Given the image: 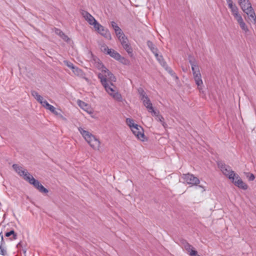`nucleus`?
<instances>
[{
    "label": "nucleus",
    "instance_id": "obj_1",
    "mask_svg": "<svg viewBox=\"0 0 256 256\" xmlns=\"http://www.w3.org/2000/svg\"><path fill=\"white\" fill-rule=\"evenodd\" d=\"M78 130L92 148L94 150H98L99 148L100 142L98 139L96 138L95 136L89 132L83 130L80 127L78 128Z\"/></svg>",
    "mask_w": 256,
    "mask_h": 256
},
{
    "label": "nucleus",
    "instance_id": "obj_2",
    "mask_svg": "<svg viewBox=\"0 0 256 256\" xmlns=\"http://www.w3.org/2000/svg\"><path fill=\"white\" fill-rule=\"evenodd\" d=\"M229 179L232 180V183L240 188L244 190L248 189V186L240 178L239 176L236 174L234 171L231 172L230 175L229 176Z\"/></svg>",
    "mask_w": 256,
    "mask_h": 256
},
{
    "label": "nucleus",
    "instance_id": "obj_3",
    "mask_svg": "<svg viewBox=\"0 0 256 256\" xmlns=\"http://www.w3.org/2000/svg\"><path fill=\"white\" fill-rule=\"evenodd\" d=\"M182 178L188 184L196 186L200 182V180L197 177L190 173L183 174Z\"/></svg>",
    "mask_w": 256,
    "mask_h": 256
},
{
    "label": "nucleus",
    "instance_id": "obj_4",
    "mask_svg": "<svg viewBox=\"0 0 256 256\" xmlns=\"http://www.w3.org/2000/svg\"><path fill=\"white\" fill-rule=\"evenodd\" d=\"M132 126L133 128L131 129V130L133 134L137 137L138 139L142 141H144L145 136L143 128L137 124L134 126Z\"/></svg>",
    "mask_w": 256,
    "mask_h": 256
},
{
    "label": "nucleus",
    "instance_id": "obj_5",
    "mask_svg": "<svg viewBox=\"0 0 256 256\" xmlns=\"http://www.w3.org/2000/svg\"><path fill=\"white\" fill-rule=\"evenodd\" d=\"M107 54L122 64H126V59L114 49L110 48L109 51L107 52Z\"/></svg>",
    "mask_w": 256,
    "mask_h": 256
},
{
    "label": "nucleus",
    "instance_id": "obj_6",
    "mask_svg": "<svg viewBox=\"0 0 256 256\" xmlns=\"http://www.w3.org/2000/svg\"><path fill=\"white\" fill-rule=\"evenodd\" d=\"M14 170L21 176H23V178L25 180V178L29 177L31 176L30 173L26 170H23L22 166H19L17 164H14L12 166Z\"/></svg>",
    "mask_w": 256,
    "mask_h": 256
},
{
    "label": "nucleus",
    "instance_id": "obj_7",
    "mask_svg": "<svg viewBox=\"0 0 256 256\" xmlns=\"http://www.w3.org/2000/svg\"><path fill=\"white\" fill-rule=\"evenodd\" d=\"M218 165L219 168H220L221 171L226 176H228L230 175L231 172L233 171L231 170L230 166L226 165L224 163L220 162L218 163Z\"/></svg>",
    "mask_w": 256,
    "mask_h": 256
},
{
    "label": "nucleus",
    "instance_id": "obj_8",
    "mask_svg": "<svg viewBox=\"0 0 256 256\" xmlns=\"http://www.w3.org/2000/svg\"><path fill=\"white\" fill-rule=\"evenodd\" d=\"M194 78L200 92H203V91L202 90V85L203 84V82L202 80V76L200 70H198V72L194 74Z\"/></svg>",
    "mask_w": 256,
    "mask_h": 256
},
{
    "label": "nucleus",
    "instance_id": "obj_9",
    "mask_svg": "<svg viewBox=\"0 0 256 256\" xmlns=\"http://www.w3.org/2000/svg\"><path fill=\"white\" fill-rule=\"evenodd\" d=\"M238 2L244 12L249 10L250 7H252L249 0H239Z\"/></svg>",
    "mask_w": 256,
    "mask_h": 256
},
{
    "label": "nucleus",
    "instance_id": "obj_10",
    "mask_svg": "<svg viewBox=\"0 0 256 256\" xmlns=\"http://www.w3.org/2000/svg\"><path fill=\"white\" fill-rule=\"evenodd\" d=\"M234 18L236 20L238 23L240 25V28L242 30H244L245 32H246L248 31V28L246 23L244 22L241 15L238 16Z\"/></svg>",
    "mask_w": 256,
    "mask_h": 256
},
{
    "label": "nucleus",
    "instance_id": "obj_11",
    "mask_svg": "<svg viewBox=\"0 0 256 256\" xmlns=\"http://www.w3.org/2000/svg\"><path fill=\"white\" fill-rule=\"evenodd\" d=\"M234 18L236 20L238 23L240 25V28L242 30H244L245 32H246L248 31V28L246 23L244 22L241 15L238 16Z\"/></svg>",
    "mask_w": 256,
    "mask_h": 256
},
{
    "label": "nucleus",
    "instance_id": "obj_12",
    "mask_svg": "<svg viewBox=\"0 0 256 256\" xmlns=\"http://www.w3.org/2000/svg\"><path fill=\"white\" fill-rule=\"evenodd\" d=\"M234 18L236 20L238 23L240 25V28L242 30H244L245 32H246L248 31V28L246 23L244 22L241 15L238 16Z\"/></svg>",
    "mask_w": 256,
    "mask_h": 256
},
{
    "label": "nucleus",
    "instance_id": "obj_13",
    "mask_svg": "<svg viewBox=\"0 0 256 256\" xmlns=\"http://www.w3.org/2000/svg\"><path fill=\"white\" fill-rule=\"evenodd\" d=\"M82 14L84 19L90 25L92 24H94V20H96L94 17L86 11L82 10Z\"/></svg>",
    "mask_w": 256,
    "mask_h": 256
},
{
    "label": "nucleus",
    "instance_id": "obj_14",
    "mask_svg": "<svg viewBox=\"0 0 256 256\" xmlns=\"http://www.w3.org/2000/svg\"><path fill=\"white\" fill-rule=\"evenodd\" d=\"M25 180L28 181L30 184H32L37 190L40 184V182L38 180H36L32 175L30 178L26 177L25 178Z\"/></svg>",
    "mask_w": 256,
    "mask_h": 256
},
{
    "label": "nucleus",
    "instance_id": "obj_15",
    "mask_svg": "<svg viewBox=\"0 0 256 256\" xmlns=\"http://www.w3.org/2000/svg\"><path fill=\"white\" fill-rule=\"evenodd\" d=\"M44 105L42 106L46 109L50 110L52 112L55 114L56 115H60L62 117V116L60 114L57 110H56V108L52 105L49 104L46 100H44L43 102Z\"/></svg>",
    "mask_w": 256,
    "mask_h": 256
},
{
    "label": "nucleus",
    "instance_id": "obj_16",
    "mask_svg": "<svg viewBox=\"0 0 256 256\" xmlns=\"http://www.w3.org/2000/svg\"><path fill=\"white\" fill-rule=\"evenodd\" d=\"M98 32L108 40H110L112 38L111 34L108 30L107 28H105L102 26V28H100L98 31Z\"/></svg>",
    "mask_w": 256,
    "mask_h": 256
},
{
    "label": "nucleus",
    "instance_id": "obj_17",
    "mask_svg": "<svg viewBox=\"0 0 256 256\" xmlns=\"http://www.w3.org/2000/svg\"><path fill=\"white\" fill-rule=\"evenodd\" d=\"M72 72L75 75L77 76L84 78L86 80H88L85 77V74L84 72L82 70L76 66H75L74 68L72 70Z\"/></svg>",
    "mask_w": 256,
    "mask_h": 256
},
{
    "label": "nucleus",
    "instance_id": "obj_18",
    "mask_svg": "<svg viewBox=\"0 0 256 256\" xmlns=\"http://www.w3.org/2000/svg\"><path fill=\"white\" fill-rule=\"evenodd\" d=\"M102 72H104L106 78L108 77V78L111 82H116V77L108 68L104 67Z\"/></svg>",
    "mask_w": 256,
    "mask_h": 256
},
{
    "label": "nucleus",
    "instance_id": "obj_19",
    "mask_svg": "<svg viewBox=\"0 0 256 256\" xmlns=\"http://www.w3.org/2000/svg\"><path fill=\"white\" fill-rule=\"evenodd\" d=\"M250 9L248 10H246L245 13L248 16L250 20H252L255 23L256 21V16L254 11L252 7H250Z\"/></svg>",
    "mask_w": 256,
    "mask_h": 256
},
{
    "label": "nucleus",
    "instance_id": "obj_20",
    "mask_svg": "<svg viewBox=\"0 0 256 256\" xmlns=\"http://www.w3.org/2000/svg\"><path fill=\"white\" fill-rule=\"evenodd\" d=\"M55 32L56 34L58 35L64 40L66 42H68L70 40V38L68 36L65 34L60 29L56 28Z\"/></svg>",
    "mask_w": 256,
    "mask_h": 256
},
{
    "label": "nucleus",
    "instance_id": "obj_21",
    "mask_svg": "<svg viewBox=\"0 0 256 256\" xmlns=\"http://www.w3.org/2000/svg\"><path fill=\"white\" fill-rule=\"evenodd\" d=\"M31 94L38 102L42 104V106L44 105L43 102L45 100H44V98L40 95L36 91L32 90Z\"/></svg>",
    "mask_w": 256,
    "mask_h": 256
},
{
    "label": "nucleus",
    "instance_id": "obj_22",
    "mask_svg": "<svg viewBox=\"0 0 256 256\" xmlns=\"http://www.w3.org/2000/svg\"><path fill=\"white\" fill-rule=\"evenodd\" d=\"M122 45L123 48L128 53L129 56L130 57H132L133 56L132 48L130 44L129 43V42H128L126 43L122 44Z\"/></svg>",
    "mask_w": 256,
    "mask_h": 256
},
{
    "label": "nucleus",
    "instance_id": "obj_23",
    "mask_svg": "<svg viewBox=\"0 0 256 256\" xmlns=\"http://www.w3.org/2000/svg\"><path fill=\"white\" fill-rule=\"evenodd\" d=\"M143 102L144 105L146 108L148 112L150 111V109H152V104L151 102L150 99L148 96L145 98L144 99L142 100Z\"/></svg>",
    "mask_w": 256,
    "mask_h": 256
},
{
    "label": "nucleus",
    "instance_id": "obj_24",
    "mask_svg": "<svg viewBox=\"0 0 256 256\" xmlns=\"http://www.w3.org/2000/svg\"><path fill=\"white\" fill-rule=\"evenodd\" d=\"M146 44L154 54H155L156 53L158 52V49L155 46L154 44L150 40H148L146 42Z\"/></svg>",
    "mask_w": 256,
    "mask_h": 256
},
{
    "label": "nucleus",
    "instance_id": "obj_25",
    "mask_svg": "<svg viewBox=\"0 0 256 256\" xmlns=\"http://www.w3.org/2000/svg\"><path fill=\"white\" fill-rule=\"evenodd\" d=\"M5 244L3 236H1V242H0V254L2 256H6L7 254L6 250L3 246Z\"/></svg>",
    "mask_w": 256,
    "mask_h": 256
},
{
    "label": "nucleus",
    "instance_id": "obj_26",
    "mask_svg": "<svg viewBox=\"0 0 256 256\" xmlns=\"http://www.w3.org/2000/svg\"><path fill=\"white\" fill-rule=\"evenodd\" d=\"M10 236H12V237L10 238L11 240H14L17 238V234L15 232L14 230H11L5 234V236L6 237H10Z\"/></svg>",
    "mask_w": 256,
    "mask_h": 256
},
{
    "label": "nucleus",
    "instance_id": "obj_27",
    "mask_svg": "<svg viewBox=\"0 0 256 256\" xmlns=\"http://www.w3.org/2000/svg\"><path fill=\"white\" fill-rule=\"evenodd\" d=\"M106 91L111 96L114 93V88H112L108 82L106 83V85L103 86Z\"/></svg>",
    "mask_w": 256,
    "mask_h": 256
},
{
    "label": "nucleus",
    "instance_id": "obj_28",
    "mask_svg": "<svg viewBox=\"0 0 256 256\" xmlns=\"http://www.w3.org/2000/svg\"><path fill=\"white\" fill-rule=\"evenodd\" d=\"M232 14L234 16V18H236L238 16L240 15L238 13V8L237 7L236 5H235L234 6H233L232 8H230Z\"/></svg>",
    "mask_w": 256,
    "mask_h": 256
},
{
    "label": "nucleus",
    "instance_id": "obj_29",
    "mask_svg": "<svg viewBox=\"0 0 256 256\" xmlns=\"http://www.w3.org/2000/svg\"><path fill=\"white\" fill-rule=\"evenodd\" d=\"M138 94H140V98L141 100L144 99L145 98L148 96L143 88H141L138 89Z\"/></svg>",
    "mask_w": 256,
    "mask_h": 256
},
{
    "label": "nucleus",
    "instance_id": "obj_30",
    "mask_svg": "<svg viewBox=\"0 0 256 256\" xmlns=\"http://www.w3.org/2000/svg\"><path fill=\"white\" fill-rule=\"evenodd\" d=\"M98 78L100 80V82L102 86L106 85L107 82V78H106L105 75L104 76L102 74H99L98 75Z\"/></svg>",
    "mask_w": 256,
    "mask_h": 256
},
{
    "label": "nucleus",
    "instance_id": "obj_31",
    "mask_svg": "<svg viewBox=\"0 0 256 256\" xmlns=\"http://www.w3.org/2000/svg\"><path fill=\"white\" fill-rule=\"evenodd\" d=\"M126 123L130 127V129L133 128L132 126H134L136 124L134 123V120L130 118H127L126 119Z\"/></svg>",
    "mask_w": 256,
    "mask_h": 256
},
{
    "label": "nucleus",
    "instance_id": "obj_32",
    "mask_svg": "<svg viewBox=\"0 0 256 256\" xmlns=\"http://www.w3.org/2000/svg\"><path fill=\"white\" fill-rule=\"evenodd\" d=\"M156 119L158 121H160L164 128H166L167 126L166 124L164 122V118L161 115H159L157 118H156Z\"/></svg>",
    "mask_w": 256,
    "mask_h": 256
},
{
    "label": "nucleus",
    "instance_id": "obj_33",
    "mask_svg": "<svg viewBox=\"0 0 256 256\" xmlns=\"http://www.w3.org/2000/svg\"><path fill=\"white\" fill-rule=\"evenodd\" d=\"M38 190L42 194H46L48 192V190L45 188L41 184L38 188Z\"/></svg>",
    "mask_w": 256,
    "mask_h": 256
},
{
    "label": "nucleus",
    "instance_id": "obj_34",
    "mask_svg": "<svg viewBox=\"0 0 256 256\" xmlns=\"http://www.w3.org/2000/svg\"><path fill=\"white\" fill-rule=\"evenodd\" d=\"M112 96L114 99L116 100L118 102H121L122 100L121 94L118 92H114L112 94Z\"/></svg>",
    "mask_w": 256,
    "mask_h": 256
},
{
    "label": "nucleus",
    "instance_id": "obj_35",
    "mask_svg": "<svg viewBox=\"0 0 256 256\" xmlns=\"http://www.w3.org/2000/svg\"><path fill=\"white\" fill-rule=\"evenodd\" d=\"M110 48H108V46L106 45L105 44H104L101 46H100V50L102 52H103L104 54H107V52H108Z\"/></svg>",
    "mask_w": 256,
    "mask_h": 256
},
{
    "label": "nucleus",
    "instance_id": "obj_36",
    "mask_svg": "<svg viewBox=\"0 0 256 256\" xmlns=\"http://www.w3.org/2000/svg\"><path fill=\"white\" fill-rule=\"evenodd\" d=\"M94 26V28L98 32L100 30V28H102V26L99 24L96 20H94V22L92 24Z\"/></svg>",
    "mask_w": 256,
    "mask_h": 256
},
{
    "label": "nucleus",
    "instance_id": "obj_37",
    "mask_svg": "<svg viewBox=\"0 0 256 256\" xmlns=\"http://www.w3.org/2000/svg\"><path fill=\"white\" fill-rule=\"evenodd\" d=\"M184 248L189 253L190 255V252L195 250H193L194 248L189 243L186 246H185V247H184Z\"/></svg>",
    "mask_w": 256,
    "mask_h": 256
},
{
    "label": "nucleus",
    "instance_id": "obj_38",
    "mask_svg": "<svg viewBox=\"0 0 256 256\" xmlns=\"http://www.w3.org/2000/svg\"><path fill=\"white\" fill-rule=\"evenodd\" d=\"M78 106L84 110L88 106L87 104L80 100H78Z\"/></svg>",
    "mask_w": 256,
    "mask_h": 256
},
{
    "label": "nucleus",
    "instance_id": "obj_39",
    "mask_svg": "<svg viewBox=\"0 0 256 256\" xmlns=\"http://www.w3.org/2000/svg\"><path fill=\"white\" fill-rule=\"evenodd\" d=\"M156 60L158 61V62L160 64L161 62H162L163 61H164V59L163 58V56L162 55H160L158 54V52L157 53H156V54H154Z\"/></svg>",
    "mask_w": 256,
    "mask_h": 256
},
{
    "label": "nucleus",
    "instance_id": "obj_40",
    "mask_svg": "<svg viewBox=\"0 0 256 256\" xmlns=\"http://www.w3.org/2000/svg\"><path fill=\"white\" fill-rule=\"evenodd\" d=\"M119 40L121 44H124L128 42V38L125 36L124 34L122 35V38H120V39Z\"/></svg>",
    "mask_w": 256,
    "mask_h": 256
},
{
    "label": "nucleus",
    "instance_id": "obj_41",
    "mask_svg": "<svg viewBox=\"0 0 256 256\" xmlns=\"http://www.w3.org/2000/svg\"><path fill=\"white\" fill-rule=\"evenodd\" d=\"M64 62L67 66L70 68L72 70L75 67L71 62L68 60H64Z\"/></svg>",
    "mask_w": 256,
    "mask_h": 256
},
{
    "label": "nucleus",
    "instance_id": "obj_42",
    "mask_svg": "<svg viewBox=\"0 0 256 256\" xmlns=\"http://www.w3.org/2000/svg\"><path fill=\"white\" fill-rule=\"evenodd\" d=\"M150 112L152 114V115L154 116L156 118H157L160 115L159 112L154 110L153 106H152V109H150Z\"/></svg>",
    "mask_w": 256,
    "mask_h": 256
},
{
    "label": "nucleus",
    "instance_id": "obj_43",
    "mask_svg": "<svg viewBox=\"0 0 256 256\" xmlns=\"http://www.w3.org/2000/svg\"><path fill=\"white\" fill-rule=\"evenodd\" d=\"M192 70L194 75L198 72V70H199V68L197 64H196L194 65V66H192Z\"/></svg>",
    "mask_w": 256,
    "mask_h": 256
},
{
    "label": "nucleus",
    "instance_id": "obj_44",
    "mask_svg": "<svg viewBox=\"0 0 256 256\" xmlns=\"http://www.w3.org/2000/svg\"><path fill=\"white\" fill-rule=\"evenodd\" d=\"M246 176L250 181H252L255 178L254 174L250 172L246 173Z\"/></svg>",
    "mask_w": 256,
    "mask_h": 256
},
{
    "label": "nucleus",
    "instance_id": "obj_45",
    "mask_svg": "<svg viewBox=\"0 0 256 256\" xmlns=\"http://www.w3.org/2000/svg\"><path fill=\"white\" fill-rule=\"evenodd\" d=\"M188 244V242L186 240L182 239L180 240V244L184 248L185 247V246H186Z\"/></svg>",
    "mask_w": 256,
    "mask_h": 256
},
{
    "label": "nucleus",
    "instance_id": "obj_46",
    "mask_svg": "<svg viewBox=\"0 0 256 256\" xmlns=\"http://www.w3.org/2000/svg\"><path fill=\"white\" fill-rule=\"evenodd\" d=\"M166 70L172 76H176L175 72L172 70L170 68H167Z\"/></svg>",
    "mask_w": 256,
    "mask_h": 256
},
{
    "label": "nucleus",
    "instance_id": "obj_47",
    "mask_svg": "<svg viewBox=\"0 0 256 256\" xmlns=\"http://www.w3.org/2000/svg\"><path fill=\"white\" fill-rule=\"evenodd\" d=\"M111 26L112 28L114 30H115L116 29H118V28H120L118 26V24L114 22H111Z\"/></svg>",
    "mask_w": 256,
    "mask_h": 256
},
{
    "label": "nucleus",
    "instance_id": "obj_48",
    "mask_svg": "<svg viewBox=\"0 0 256 256\" xmlns=\"http://www.w3.org/2000/svg\"><path fill=\"white\" fill-rule=\"evenodd\" d=\"M114 32L116 34H121V36L124 34V33L122 31L120 28H118V29H116L114 30Z\"/></svg>",
    "mask_w": 256,
    "mask_h": 256
},
{
    "label": "nucleus",
    "instance_id": "obj_49",
    "mask_svg": "<svg viewBox=\"0 0 256 256\" xmlns=\"http://www.w3.org/2000/svg\"><path fill=\"white\" fill-rule=\"evenodd\" d=\"M189 62L190 63L192 66H194V65L196 64L195 59L193 58L189 60Z\"/></svg>",
    "mask_w": 256,
    "mask_h": 256
},
{
    "label": "nucleus",
    "instance_id": "obj_50",
    "mask_svg": "<svg viewBox=\"0 0 256 256\" xmlns=\"http://www.w3.org/2000/svg\"><path fill=\"white\" fill-rule=\"evenodd\" d=\"M160 64L166 70V67L169 68V66L166 64V62L164 60L161 62Z\"/></svg>",
    "mask_w": 256,
    "mask_h": 256
},
{
    "label": "nucleus",
    "instance_id": "obj_51",
    "mask_svg": "<svg viewBox=\"0 0 256 256\" xmlns=\"http://www.w3.org/2000/svg\"><path fill=\"white\" fill-rule=\"evenodd\" d=\"M160 64L166 70V67L169 68V66L166 64V62L164 60L161 62Z\"/></svg>",
    "mask_w": 256,
    "mask_h": 256
},
{
    "label": "nucleus",
    "instance_id": "obj_52",
    "mask_svg": "<svg viewBox=\"0 0 256 256\" xmlns=\"http://www.w3.org/2000/svg\"><path fill=\"white\" fill-rule=\"evenodd\" d=\"M190 256H200L198 254V252L196 250H194L190 252Z\"/></svg>",
    "mask_w": 256,
    "mask_h": 256
},
{
    "label": "nucleus",
    "instance_id": "obj_53",
    "mask_svg": "<svg viewBox=\"0 0 256 256\" xmlns=\"http://www.w3.org/2000/svg\"><path fill=\"white\" fill-rule=\"evenodd\" d=\"M236 4H233V3L231 4H228V8L230 9L231 8H232L233 6H234Z\"/></svg>",
    "mask_w": 256,
    "mask_h": 256
},
{
    "label": "nucleus",
    "instance_id": "obj_54",
    "mask_svg": "<svg viewBox=\"0 0 256 256\" xmlns=\"http://www.w3.org/2000/svg\"><path fill=\"white\" fill-rule=\"evenodd\" d=\"M116 36L118 37V40H120V38H122V35L121 36V34H116Z\"/></svg>",
    "mask_w": 256,
    "mask_h": 256
},
{
    "label": "nucleus",
    "instance_id": "obj_55",
    "mask_svg": "<svg viewBox=\"0 0 256 256\" xmlns=\"http://www.w3.org/2000/svg\"><path fill=\"white\" fill-rule=\"evenodd\" d=\"M226 0L228 4H231L233 3L232 0Z\"/></svg>",
    "mask_w": 256,
    "mask_h": 256
},
{
    "label": "nucleus",
    "instance_id": "obj_56",
    "mask_svg": "<svg viewBox=\"0 0 256 256\" xmlns=\"http://www.w3.org/2000/svg\"><path fill=\"white\" fill-rule=\"evenodd\" d=\"M22 242H20L18 243V244H17L16 246L18 248L19 246L20 247H22Z\"/></svg>",
    "mask_w": 256,
    "mask_h": 256
},
{
    "label": "nucleus",
    "instance_id": "obj_57",
    "mask_svg": "<svg viewBox=\"0 0 256 256\" xmlns=\"http://www.w3.org/2000/svg\"><path fill=\"white\" fill-rule=\"evenodd\" d=\"M110 85H111L112 86H114V84H113L112 82H110Z\"/></svg>",
    "mask_w": 256,
    "mask_h": 256
}]
</instances>
